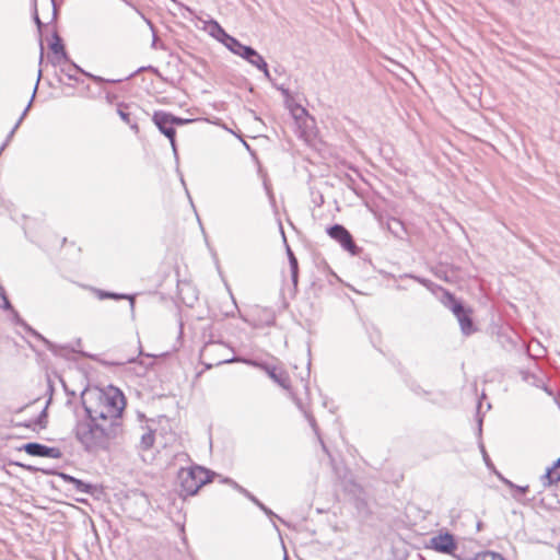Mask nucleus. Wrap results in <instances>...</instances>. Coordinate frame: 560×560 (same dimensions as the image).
Masks as SVG:
<instances>
[{
    "label": "nucleus",
    "instance_id": "42",
    "mask_svg": "<svg viewBox=\"0 0 560 560\" xmlns=\"http://www.w3.org/2000/svg\"><path fill=\"white\" fill-rule=\"evenodd\" d=\"M271 82V84L280 92H283L287 88L283 85V84H277L271 80H269Z\"/></svg>",
    "mask_w": 560,
    "mask_h": 560
},
{
    "label": "nucleus",
    "instance_id": "6",
    "mask_svg": "<svg viewBox=\"0 0 560 560\" xmlns=\"http://www.w3.org/2000/svg\"><path fill=\"white\" fill-rule=\"evenodd\" d=\"M82 406L89 418H95L96 421L105 425L112 423L122 425L121 416H116L106 404H102V401H97V399H95V406H91L86 400L82 399Z\"/></svg>",
    "mask_w": 560,
    "mask_h": 560
},
{
    "label": "nucleus",
    "instance_id": "43",
    "mask_svg": "<svg viewBox=\"0 0 560 560\" xmlns=\"http://www.w3.org/2000/svg\"><path fill=\"white\" fill-rule=\"evenodd\" d=\"M39 46H40L39 65H42L43 60H44V46H43V42L42 40L39 42Z\"/></svg>",
    "mask_w": 560,
    "mask_h": 560
},
{
    "label": "nucleus",
    "instance_id": "24",
    "mask_svg": "<svg viewBox=\"0 0 560 560\" xmlns=\"http://www.w3.org/2000/svg\"><path fill=\"white\" fill-rule=\"evenodd\" d=\"M155 441V434L153 430H148L141 435L139 447L142 451H148L151 448Z\"/></svg>",
    "mask_w": 560,
    "mask_h": 560
},
{
    "label": "nucleus",
    "instance_id": "48",
    "mask_svg": "<svg viewBox=\"0 0 560 560\" xmlns=\"http://www.w3.org/2000/svg\"><path fill=\"white\" fill-rule=\"evenodd\" d=\"M323 448L325 452H327L326 445L322 442Z\"/></svg>",
    "mask_w": 560,
    "mask_h": 560
},
{
    "label": "nucleus",
    "instance_id": "44",
    "mask_svg": "<svg viewBox=\"0 0 560 560\" xmlns=\"http://www.w3.org/2000/svg\"><path fill=\"white\" fill-rule=\"evenodd\" d=\"M411 389L416 393V394H421L423 390L421 389L420 386H415V387H411Z\"/></svg>",
    "mask_w": 560,
    "mask_h": 560
},
{
    "label": "nucleus",
    "instance_id": "45",
    "mask_svg": "<svg viewBox=\"0 0 560 560\" xmlns=\"http://www.w3.org/2000/svg\"><path fill=\"white\" fill-rule=\"evenodd\" d=\"M552 467H555V469L560 470V457L553 463Z\"/></svg>",
    "mask_w": 560,
    "mask_h": 560
},
{
    "label": "nucleus",
    "instance_id": "5",
    "mask_svg": "<svg viewBox=\"0 0 560 560\" xmlns=\"http://www.w3.org/2000/svg\"><path fill=\"white\" fill-rule=\"evenodd\" d=\"M226 48L236 56H240L252 66L264 72L267 80H271L268 65L264 57L253 47L242 44L237 38L229 39Z\"/></svg>",
    "mask_w": 560,
    "mask_h": 560
},
{
    "label": "nucleus",
    "instance_id": "9",
    "mask_svg": "<svg viewBox=\"0 0 560 560\" xmlns=\"http://www.w3.org/2000/svg\"><path fill=\"white\" fill-rule=\"evenodd\" d=\"M424 546L428 549H432L444 555H454L457 549V542L454 535L447 532L440 533L439 535L431 537Z\"/></svg>",
    "mask_w": 560,
    "mask_h": 560
},
{
    "label": "nucleus",
    "instance_id": "40",
    "mask_svg": "<svg viewBox=\"0 0 560 560\" xmlns=\"http://www.w3.org/2000/svg\"><path fill=\"white\" fill-rule=\"evenodd\" d=\"M477 424H478L477 432H478V436L480 439L481 433H482V418L478 417Z\"/></svg>",
    "mask_w": 560,
    "mask_h": 560
},
{
    "label": "nucleus",
    "instance_id": "10",
    "mask_svg": "<svg viewBox=\"0 0 560 560\" xmlns=\"http://www.w3.org/2000/svg\"><path fill=\"white\" fill-rule=\"evenodd\" d=\"M97 401L106 404L116 416H121L126 406L124 394L115 387H110L107 393L100 392L96 394Z\"/></svg>",
    "mask_w": 560,
    "mask_h": 560
},
{
    "label": "nucleus",
    "instance_id": "8",
    "mask_svg": "<svg viewBox=\"0 0 560 560\" xmlns=\"http://www.w3.org/2000/svg\"><path fill=\"white\" fill-rule=\"evenodd\" d=\"M152 121L158 127L159 131L170 140L171 147L176 154V130L171 120V113L165 110H155L152 116Z\"/></svg>",
    "mask_w": 560,
    "mask_h": 560
},
{
    "label": "nucleus",
    "instance_id": "34",
    "mask_svg": "<svg viewBox=\"0 0 560 560\" xmlns=\"http://www.w3.org/2000/svg\"><path fill=\"white\" fill-rule=\"evenodd\" d=\"M304 415H305V417H306V419H307V421H308L310 425H311V427H312V429L314 430V432H315L316 434H318V427H317V423H316L315 418H314L311 413H308L307 411H304Z\"/></svg>",
    "mask_w": 560,
    "mask_h": 560
},
{
    "label": "nucleus",
    "instance_id": "37",
    "mask_svg": "<svg viewBox=\"0 0 560 560\" xmlns=\"http://www.w3.org/2000/svg\"><path fill=\"white\" fill-rule=\"evenodd\" d=\"M537 388H541L547 395L553 396V390L548 387V385L542 380V386H536Z\"/></svg>",
    "mask_w": 560,
    "mask_h": 560
},
{
    "label": "nucleus",
    "instance_id": "31",
    "mask_svg": "<svg viewBox=\"0 0 560 560\" xmlns=\"http://www.w3.org/2000/svg\"><path fill=\"white\" fill-rule=\"evenodd\" d=\"M171 120H172V124L174 125V127H176V126H184V125H187V124H190V122L195 121L194 119L182 118V117L175 116L173 114H171Z\"/></svg>",
    "mask_w": 560,
    "mask_h": 560
},
{
    "label": "nucleus",
    "instance_id": "13",
    "mask_svg": "<svg viewBox=\"0 0 560 560\" xmlns=\"http://www.w3.org/2000/svg\"><path fill=\"white\" fill-rule=\"evenodd\" d=\"M10 313H11V320L12 323H14L15 325L22 327L27 334L32 335L33 337H35L36 339L40 340L45 346L46 348L54 352V353H57V346L49 341L47 338H45L43 335H40L37 330H35L33 327H31L21 316L20 314L18 313V311L12 306V310H8Z\"/></svg>",
    "mask_w": 560,
    "mask_h": 560
},
{
    "label": "nucleus",
    "instance_id": "16",
    "mask_svg": "<svg viewBox=\"0 0 560 560\" xmlns=\"http://www.w3.org/2000/svg\"><path fill=\"white\" fill-rule=\"evenodd\" d=\"M210 27H211L210 34L214 38H217L220 43H222L225 47L229 45V39L234 38L230 34H228L224 31V28L217 21H211Z\"/></svg>",
    "mask_w": 560,
    "mask_h": 560
},
{
    "label": "nucleus",
    "instance_id": "41",
    "mask_svg": "<svg viewBox=\"0 0 560 560\" xmlns=\"http://www.w3.org/2000/svg\"><path fill=\"white\" fill-rule=\"evenodd\" d=\"M59 476L68 483H70V479H74L73 476H70L68 474H65V472H60Z\"/></svg>",
    "mask_w": 560,
    "mask_h": 560
},
{
    "label": "nucleus",
    "instance_id": "36",
    "mask_svg": "<svg viewBox=\"0 0 560 560\" xmlns=\"http://www.w3.org/2000/svg\"><path fill=\"white\" fill-rule=\"evenodd\" d=\"M285 104L289 106L291 105V102L293 101L292 94L289 89H285L283 92H281Z\"/></svg>",
    "mask_w": 560,
    "mask_h": 560
},
{
    "label": "nucleus",
    "instance_id": "1",
    "mask_svg": "<svg viewBox=\"0 0 560 560\" xmlns=\"http://www.w3.org/2000/svg\"><path fill=\"white\" fill-rule=\"evenodd\" d=\"M124 429L121 424L112 423L103 424L89 418L86 415L77 422L74 434L78 442L88 453H97L107 451L114 440L122 435Z\"/></svg>",
    "mask_w": 560,
    "mask_h": 560
},
{
    "label": "nucleus",
    "instance_id": "21",
    "mask_svg": "<svg viewBox=\"0 0 560 560\" xmlns=\"http://www.w3.org/2000/svg\"><path fill=\"white\" fill-rule=\"evenodd\" d=\"M400 278L413 279L415 281L419 282L420 284H422L423 287H425L428 290H430L432 292H435V290H440L443 292V290H445L444 288L435 284L434 282H432L431 280H429L427 278H422V277L415 276L411 273H405V275L400 276Z\"/></svg>",
    "mask_w": 560,
    "mask_h": 560
},
{
    "label": "nucleus",
    "instance_id": "17",
    "mask_svg": "<svg viewBox=\"0 0 560 560\" xmlns=\"http://www.w3.org/2000/svg\"><path fill=\"white\" fill-rule=\"evenodd\" d=\"M128 105L125 103H120L117 106V114L121 118V120L127 124L132 130L138 131V122L135 118H132L131 114L127 112Z\"/></svg>",
    "mask_w": 560,
    "mask_h": 560
},
{
    "label": "nucleus",
    "instance_id": "23",
    "mask_svg": "<svg viewBox=\"0 0 560 560\" xmlns=\"http://www.w3.org/2000/svg\"><path fill=\"white\" fill-rule=\"evenodd\" d=\"M560 481V470L555 467H549L546 474L542 476V482L545 486H551Z\"/></svg>",
    "mask_w": 560,
    "mask_h": 560
},
{
    "label": "nucleus",
    "instance_id": "33",
    "mask_svg": "<svg viewBox=\"0 0 560 560\" xmlns=\"http://www.w3.org/2000/svg\"><path fill=\"white\" fill-rule=\"evenodd\" d=\"M45 4L47 5V9H51V21L56 20L57 8L55 0H45Z\"/></svg>",
    "mask_w": 560,
    "mask_h": 560
},
{
    "label": "nucleus",
    "instance_id": "47",
    "mask_svg": "<svg viewBox=\"0 0 560 560\" xmlns=\"http://www.w3.org/2000/svg\"><path fill=\"white\" fill-rule=\"evenodd\" d=\"M179 529H180V534H184V529H185V527H184V526H180V527H179Z\"/></svg>",
    "mask_w": 560,
    "mask_h": 560
},
{
    "label": "nucleus",
    "instance_id": "20",
    "mask_svg": "<svg viewBox=\"0 0 560 560\" xmlns=\"http://www.w3.org/2000/svg\"><path fill=\"white\" fill-rule=\"evenodd\" d=\"M95 293H96V295H97V298L100 300H105V299H113V300L128 299L130 301L131 306H133V304H135V300H133L132 295L122 294V293H116V292H109V291H104V290H100V289H96Z\"/></svg>",
    "mask_w": 560,
    "mask_h": 560
},
{
    "label": "nucleus",
    "instance_id": "46",
    "mask_svg": "<svg viewBox=\"0 0 560 560\" xmlns=\"http://www.w3.org/2000/svg\"><path fill=\"white\" fill-rule=\"evenodd\" d=\"M26 469H27L28 471H37V470H39L38 468H36V467H34V466H26Z\"/></svg>",
    "mask_w": 560,
    "mask_h": 560
},
{
    "label": "nucleus",
    "instance_id": "7",
    "mask_svg": "<svg viewBox=\"0 0 560 560\" xmlns=\"http://www.w3.org/2000/svg\"><path fill=\"white\" fill-rule=\"evenodd\" d=\"M327 234L351 255L360 254L361 248L355 244L351 233L343 225L336 223L327 228Z\"/></svg>",
    "mask_w": 560,
    "mask_h": 560
},
{
    "label": "nucleus",
    "instance_id": "25",
    "mask_svg": "<svg viewBox=\"0 0 560 560\" xmlns=\"http://www.w3.org/2000/svg\"><path fill=\"white\" fill-rule=\"evenodd\" d=\"M72 68L77 71V72H81L83 75L90 78L91 80H93L95 83H103V82H108V83H117V82H121L122 80L121 79H116V80H105L104 78L102 77H98V75H95V74H92L90 72H86L85 70H83L81 67H79L78 65H72Z\"/></svg>",
    "mask_w": 560,
    "mask_h": 560
},
{
    "label": "nucleus",
    "instance_id": "22",
    "mask_svg": "<svg viewBox=\"0 0 560 560\" xmlns=\"http://www.w3.org/2000/svg\"><path fill=\"white\" fill-rule=\"evenodd\" d=\"M70 485H72L75 491L86 494H92L95 489V486H93L92 483H88L75 477L74 479H70Z\"/></svg>",
    "mask_w": 560,
    "mask_h": 560
},
{
    "label": "nucleus",
    "instance_id": "35",
    "mask_svg": "<svg viewBox=\"0 0 560 560\" xmlns=\"http://www.w3.org/2000/svg\"><path fill=\"white\" fill-rule=\"evenodd\" d=\"M479 447H480V451H481V453H482L483 460H485L486 465H487L488 467H491V466H492L491 460H490V458H489V455H488V454H487V452H486V448H485V445L482 444V442H480V443H479Z\"/></svg>",
    "mask_w": 560,
    "mask_h": 560
},
{
    "label": "nucleus",
    "instance_id": "30",
    "mask_svg": "<svg viewBox=\"0 0 560 560\" xmlns=\"http://www.w3.org/2000/svg\"><path fill=\"white\" fill-rule=\"evenodd\" d=\"M72 65H75L74 62H71L67 68H62L61 71L67 75L69 80H73L75 82H79V78L77 77V71L72 68Z\"/></svg>",
    "mask_w": 560,
    "mask_h": 560
},
{
    "label": "nucleus",
    "instance_id": "32",
    "mask_svg": "<svg viewBox=\"0 0 560 560\" xmlns=\"http://www.w3.org/2000/svg\"><path fill=\"white\" fill-rule=\"evenodd\" d=\"M33 20L38 28V32L40 33L42 28L44 26V23L39 19L36 0H34Z\"/></svg>",
    "mask_w": 560,
    "mask_h": 560
},
{
    "label": "nucleus",
    "instance_id": "11",
    "mask_svg": "<svg viewBox=\"0 0 560 560\" xmlns=\"http://www.w3.org/2000/svg\"><path fill=\"white\" fill-rule=\"evenodd\" d=\"M225 350H228V348L222 341H207L200 350V360L205 364L206 369H211L212 366L208 368V364L220 358L229 359L222 354Z\"/></svg>",
    "mask_w": 560,
    "mask_h": 560
},
{
    "label": "nucleus",
    "instance_id": "27",
    "mask_svg": "<svg viewBox=\"0 0 560 560\" xmlns=\"http://www.w3.org/2000/svg\"><path fill=\"white\" fill-rule=\"evenodd\" d=\"M470 560H505L501 555L492 551H483L477 553Z\"/></svg>",
    "mask_w": 560,
    "mask_h": 560
},
{
    "label": "nucleus",
    "instance_id": "4",
    "mask_svg": "<svg viewBox=\"0 0 560 560\" xmlns=\"http://www.w3.org/2000/svg\"><path fill=\"white\" fill-rule=\"evenodd\" d=\"M441 302L455 315L459 323L460 330L465 336H469L476 331V327L471 318L472 311L466 307L462 301L457 300L453 293L448 290H443Z\"/></svg>",
    "mask_w": 560,
    "mask_h": 560
},
{
    "label": "nucleus",
    "instance_id": "29",
    "mask_svg": "<svg viewBox=\"0 0 560 560\" xmlns=\"http://www.w3.org/2000/svg\"><path fill=\"white\" fill-rule=\"evenodd\" d=\"M289 108H290L292 115L294 116V118H296V119H300L302 116L307 115L306 109L299 104L289 105Z\"/></svg>",
    "mask_w": 560,
    "mask_h": 560
},
{
    "label": "nucleus",
    "instance_id": "15",
    "mask_svg": "<svg viewBox=\"0 0 560 560\" xmlns=\"http://www.w3.org/2000/svg\"><path fill=\"white\" fill-rule=\"evenodd\" d=\"M49 48L57 58H62L65 61H69L65 45L57 31L52 33V42L50 43Z\"/></svg>",
    "mask_w": 560,
    "mask_h": 560
},
{
    "label": "nucleus",
    "instance_id": "39",
    "mask_svg": "<svg viewBox=\"0 0 560 560\" xmlns=\"http://www.w3.org/2000/svg\"><path fill=\"white\" fill-rule=\"evenodd\" d=\"M90 533H91L92 537L94 538V540L98 541L97 527H95V526L90 527Z\"/></svg>",
    "mask_w": 560,
    "mask_h": 560
},
{
    "label": "nucleus",
    "instance_id": "50",
    "mask_svg": "<svg viewBox=\"0 0 560 560\" xmlns=\"http://www.w3.org/2000/svg\"><path fill=\"white\" fill-rule=\"evenodd\" d=\"M43 5H44V10H48L47 5L45 4V2L43 3Z\"/></svg>",
    "mask_w": 560,
    "mask_h": 560
},
{
    "label": "nucleus",
    "instance_id": "26",
    "mask_svg": "<svg viewBox=\"0 0 560 560\" xmlns=\"http://www.w3.org/2000/svg\"><path fill=\"white\" fill-rule=\"evenodd\" d=\"M46 419H47V407H45L40 411V413L38 415V417L34 421L24 423L23 425L26 427V428H32L33 425H39L40 428H45L46 423H47Z\"/></svg>",
    "mask_w": 560,
    "mask_h": 560
},
{
    "label": "nucleus",
    "instance_id": "28",
    "mask_svg": "<svg viewBox=\"0 0 560 560\" xmlns=\"http://www.w3.org/2000/svg\"><path fill=\"white\" fill-rule=\"evenodd\" d=\"M0 308L1 310H12V304L8 299L4 288L0 284Z\"/></svg>",
    "mask_w": 560,
    "mask_h": 560
},
{
    "label": "nucleus",
    "instance_id": "14",
    "mask_svg": "<svg viewBox=\"0 0 560 560\" xmlns=\"http://www.w3.org/2000/svg\"><path fill=\"white\" fill-rule=\"evenodd\" d=\"M222 482L233 486L241 493H243L245 497H247L252 502H254L260 510H262L270 517V521L273 525H275L273 518H278L279 521L282 522V520L277 514H275L270 509H268L265 504H262L255 495H253L245 488H243L242 486L236 483L234 480H232L230 478H224V479H222Z\"/></svg>",
    "mask_w": 560,
    "mask_h": 560
},
{
    "label": "nucleus",
    "instance_id": "19",
    "mask_svg": "<svg viewBox=\"0 0 560 560\" xmlns=\"http://www.w3.org/2000/svg\"><path fill=\"white\" fill-rule=\"evenodd\" d=\"M520 375L522 377V381L525 383L536 387V386H542V377L536 374L534 371L530 370H520Z\"/></svg>",
    "mask_w": 560,
    "mask_h": 560
},
{
    "label": "nucleus",
    "instance_id": "18",
    "mask_svg": "<svg viewBox=\"0 0 560 560\" xmlns=\"http://www.w3.org/2000/svg\"><path fill=\"white\" fill-rule=\"evenodd\" d=\"M287 255H288L289 265H290L291 281H292L294 288H296L298 282H299V262H298V259H296L294 253L292 252V249L289 246H287Z\"/></svg>",
    "mask_w": 560,
    "mask_h": 560
},
{
    "label": "nucleus",
    "instance_id": "38",
    "mask_svg": "<svg viewBox=\"0 0 560 560\" xmlns=\"http://www.w3.org/2000/svg\"><path fill=\"white\" fill-rule=\"evenodd\" d=\"M277 529V533H278V536L281 540V544H282V547H283V550H284V557H283V560H288V555H287V550H285V547H284V544H283V537H282V533L279 530V527H276Z\"/></svg>",
    "mask_w": 560,
    "mask_h": 560
},
{
    "label": "nucleus",
    "instance_id": "12",
    "mask_svg": "<svg viewBox=\"0 0 560 560\" xmlns=\"http://www.w3.org/2000/svg\"><path fill=\"white\" fill-rule=\"evenodd\" d=\"M21 451L36 457H48L59 459L62 457V452L58 447H50L37 442H28L21 446Z\"/></svg>",
    "mask_w": 560,
    "mask_h": 560
},
{
    "label": "nucleus",
    "instance_id": "3",
    "mask_svg": "<svg viewBox=\"0 0 560 560\" xmlns=\"http://www.w3.org/2000/svg\"><path fill=\"white\" fill-rule=\"evenodd\" d=\"M233 362H243L248 365L259 368L262 371H265L266 374L283 389H289V387H290V377H289L288 373L283 369L278 368L276 365H271L267 362H259V361L250 360V359L231 357V359L220 358V359L209 363L208 368L218 366V365L226 364V363H233Z\"/></svg>",
    "mask_w": 560,
    "mask_h": 560
},
{
    "label": "nucleus",
    "instance_id": "49",
    "mask_svg": "<svg viewBox=\"0 0 560 560\" xmlns=\"http://www.w3.org/2000/svg\"><path fill=\"white\" fill-rule=\"evenodd\" d=\"M476 525L481 526L482 523L480 521H478Z\"/></svg>",
    "mask_w": 560,
    "mask_h": 560
},
{
    "label": "nucleus",
    "instance_id": "2",
    "mask_svg": "<svg viewBox=\"0 0 560 560\" xmlns=\"http://www.w3.org/2000/svg\"><path fill=\"white\" fill-rule=\"evenodd\" d=\"M215 472L199 465L180 468L177 474L179 494L182 497L195 495L206 483L212 481Z\"/></svg>",
    "mask_w": 560,
    "mask_h": 560
}]
</instances>
